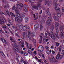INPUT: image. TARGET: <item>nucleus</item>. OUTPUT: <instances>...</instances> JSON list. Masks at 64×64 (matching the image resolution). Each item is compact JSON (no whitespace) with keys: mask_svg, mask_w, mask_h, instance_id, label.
<instances>
[{"mask_svg":"<svg viewBox=\"0 0 64 64\" xmlns=\"http://www.w3.org/2000/svg\"><path fill=\"white\" fill-rule=\"evenodd\" d=\"M15 11L17 14H16V16L15 18V20L16 22H18V23H20L22 21V18L21 17L20 14H18V11L17 10V9L15 10Z\"/></svg>","mask_w":64,"mask_h":64,"instance_id":"nucleus-1","label":"nucleus"},{"mask_svg":"<svg viewBox=\"0 0 64 64\" xmlns=\"http://www.w3.org/2000/svg\"><path fill=\"white\" fill-rule=\"evenodd\" d=\"M53 30H51L50 31V33L48 32V34L50 36V37H51L53 39V40H55V36L53 34Z\"/></svg>","mask_w":64,"mask_h":64,"instance_id":"nucleus-2","label":"nucleus"},{"mask_svg":"<svg viewBox=\"0 0 64 64\" xmlns=\"http://www.w3.org/2000/svg\"><path fill=\"white\" fill-rule=\"evenodd\" d=\"M51 57L50 58H48L49 60H50V62H53L54 63H56V62H57V61L55 59V58H54V56H51Z\"/></svg>","mask_w":64,"mask_h":64,"instance_id":"nucleus-3","label":"nucleus"},{"mask_svg":"<svg viewBox=\"0 0 64 64\" xmlns=\"http://www.w3.org/2000/svg\"><path fill=\"white\" fill-rule=\"evenodd\" d=\"M52 18L51 17H48V20L46 22L48 26H50L51 25V23L52 22Z\"/></svg>","mask_w":64,"mask_h":64,"instance_id":"nucleus-4","label":"nucleus"},{"mask_svg":"<svg viewBox=\"0 0 64 64\" xmlns=\"http://www.w3.org/2000/svg\"><path fill=\"white\" fill-rule=\"evenodd\" d=\"M44 47L42 45L39 46L38 48V50L40 51V52H42L44 50Z\"/></svg>","mask_w":64,"mask_h":64,"instance_id":"nucleus-5","label":"nucleus"},{"mask_svg":"<svg viewBox=\"0 0 64 64\" xmlns=\"http://www.w3.org/2000/svg\"><path fill=\"white\" fill-rule=\"evenodd\" d=\"M17 7L19 9H22V7H23V5L22 3H20V4H17Z\"/></svg>","mask_w":64,"mask_h":64,"instance_id":"nucleus-6","label":"nucleus"},{"mask_svg":"<svg viewBox=\"0 0 64 64\" xmlns=\"http://www.w3.org/2000/svg\"><path fill=\"white\" fill-rule=\"evenodd\" d=\"M56 58L57 60H58V59L60 60L62 59V56L60 55L59 54H58L56 56Z\"/></svg>","mask_w":64,"mask_h":64,"instance_id":"nucleus-7","label":"nucleus"},{"mask_svg":"<svg viewBox=\"0 0 64 64\" xmlns=\"http://www.w3.org/2000/svg\"><path fill=\"white\" fill-rule=\"evenodd\" d=\"M38 7H41V4H38L37 6H33V8L34 9L38 10Z\"/></svg>","mask_w":64,"mask_h":64,"instance_id":"nucleus-8","label":"nucleus"},{"mask_svg":"<svg viewBox=\"0 0 64 64\" xmlns=\"http://www.w3.org/2000/svg\"><path fill=\"white\" fill-rule=\"evenodd\" d=\"M24 10L26 12H28V10L27 9L28 8V6L27 5H26V4H24Z\"/></svg>","mask_w":64,"mask_h":64,"instance_id":"nucleus-9","label":"nucleus"},{"mask_svg":"<svg viewBox=\"0 0 64 64\" xmlns=\"http://www.w3.org/2000/svg\"><path fill=\"white\" fill-rule=\"evenodd\" d=\"M22 29H23V30L24 31H25L26 29H30V28L28 26H24L23 27Z\"/></svg>","mask_w":64,"mask_h":64,"instance_id":"nucleus-10","label":"nucleus"},{"mask_svg":"<svg viewBox=\"0 0 64 64\" xmlns=\"http://www.w3.org/2000/svg\"><path fill=\"white\" fill-rule=\"evenodd\" d=\"M44 22H45V21H42L41 20V21H40L41 25L40 26V27L41 30H42V29H43V26H42V25L43 24V23H44Z\"/></svg>","mask_w":64,"mask_h":64,"instance_id":"nucleus-11","label":"nucleus"},{"mask_svg":"<svg viewBox=\"0 0 64 64\" xmlns=\"http://www.w3.org/2000/svg\"><path fill=\"white\" fill-rule=\"evenodd\" d=\"M39 25L38 24H36L34 26V28L35 30L38 29L39 28Z\"/></svg>","mask_w":64,"mask_h":64,"instance_id":"nucleus-12","label":"nucleus"},{"mask_svg":"<svg viewBox=\"0 0 64 64\" xmlns=\"http://www.w3.org/2000/svg\"><path fill=\"white\" fill-rule=\"evenodd\" d=\"M4 13H5L7 15H8V16H10V14L9 13V12L7 10H5Z\"/></svg>","mask_w":64,"mask_h":64,"instance_id":"nucleus-13","label":"nucleus"},{"mask_svg":"<svg viewBox=\"0 0 64 64\" xmlns=\"http://www.w3.org/2000/svg\"><path fill=\"white\" fill-rule=\"evenodd\" d=\"M43 36H44V34L43 33H41L40 35V37L41 38L40 40V41H42V38H43Z\"/></svg>","mask_w":64,"mask_h":64,"instance_id":"nucleus-14","label":"nucleus"},{"mask_svg":"<svg viewBox=\"0 0 64 64\" xmlns=\"http://www.w3.org/2000/svg\"><path fill=\"white\" fill-rule=\"evenodd\" d=\"M4 7L5 9H7V8L9 7V5L8 4V3H7Z\"/></svg>","mask_w":64,"mask_h":64,"instance_id":"nucleus-15","label":"nucleus"},{"mask_svg":"<svg viewBox=\"0 0 64 64\" xmlns=\"http://www.w3.org/2000/svg\"><path fill=\"white\" fill-rule=\"evenodd\" d=\"M45 2L46 3H47L48 6H49V5H50V4H51V3L48 2V0L47 1V0H46Z\"/></svg>","mask_w":64,"mask_h":64,"instance_id":"nucleus-16","label":"nucleus"},{"mask_svg":"<svg viewBox=\"0 0 64 64\" xmlns=\"http://www.w3.org/2000/svg\"><path fill=\"white\" fill-rule=\"evenodd\" d=\"M1 40L2 42H3L4 43H5V44H6V40H5L3 38H2Z\"/></svg>","mask_w":64,"mask_h":64,"instance_id":"nucleus-17","label":"nucleus"},{"mask_svg":"<svg viewBox=\"0 0 64 64\" xmlns=\"http://www.w3.org/2000/svg\"><path fill=\"white\" fill-rule=\"evenodd\" d=\"M43 15L44 16V18L43 19H44V21H45V20H46V18H47V16H45V14L44 13L43 14Z\"/></svg>","mask_w":64,"mask_h":64,"instance_id":"nucleus-18","label":"nucleus"},{"mask_svg":"<svg viewBox=\"0 0 64 64\" xmlns=\"http://www.w3.org/2000/svg\"><path fill=\"white\" fill-rule=\"evenodd\" d=\"M14 50H15L18 53H20V51L18 50H17V48H14Z\"/></svg>","mask_w":64,"mask_h":64,"instance_id":"nucleus-19","label":"nucleus"},{"mask_svg":"<svg viewBox=\"0 0 64 64\" xmlns=\"http://www.w3.org/2000/svg\"><path fill=\"white\" fill-rule=\"evenodd\" d=\"M56 32L57 33H59V30H58V27L57 26H56Z\"/></svg>","mask_w":64,"mask_h":64,"instance_id":"nucleus-20","label":"nucleus"},{"mask_svg":"<svg viewBox=\"0 0 64 64\" xmlns=\"http://www.w3.org/2000/svg\"><path fill=\"white\" fill-rule=\"evenodd\" d=\"M54 8L56 10H60V8L58 6L55 7Z\"/></svg>","mask_w":64,"mask_h":64,"instance_id":"nucleus-21","label":"nucleus"},{"mask_svg":"<svg viewBox=\"0 0 64 64\" xmlns=\"http://www.w3.org/2000/svg\"><path fill=\"white\" fill-rule=\"evenodd\" d=\"M28 53L30 54V55H32L33 54V52H31L30 50H28Z\"/></svg>","mask_w":64,"mask_h":64,"instance_id":"nucleus-22","label":"nucleus"},{"mask_svg":"<svg viewBox=\"0 0 64 64\" xmlns=\"http://www.w3.org/2000/svg\"><path fill=\"white\" fill-rule=\"evenodd\" d=\"M57 16L58 17H61V14L60 13H58L57 14Z\"/></svg>","mask_w":64,"mask_h":64,"instance_id":"nucleus-23","label":"nucleus"},{"mask_svg":"<svg viewBox=\"0 0 64 64\" xmlns=\"http://www.w3.org/2000/svg\"><path fill=\"white\" fill-rule=\"evenodd\" d=\"M50 28L51 29H52V30H53L54 29V25H52V26H51Z\"/></svg>","mask_w":64,"mask_h":64,"instance_id":"nucleus-24","label":"nucleus"},{"mask_svg":"<svg viewBox=\"0 0 64 64\" xmlns=\"http://www.w3.org/2000/svg\"><path fill=\"white\" fill-rule=\"evenodd\" d=\"M55 25H56V27L57 26H59V24L58 22H56L55 23Z\"/></svg>","mask_w":64,"mask_h":64,"instance_id":"nucleus-25","label":"nucleus"},{"mask_svg":"<svg viewBox=\"0 0 64 64\" xmlns=\"http://www.w3.org/2000/svg\"><path fill=\"white\" fill-rule=\"evenodd\" d=\"M54 18L55 20H57V17L55 16H54Z\"/></svg>","mask_w":64,"mask_h":64,"instance_id":"nucleus-26","label":"nucleus"},{"mask_svg":"<svg viewBox=\"0 0 64 64\" xmlns=\"http://www.w3.org/2000/svg\"><path fill=\"white\" fill-rule=\"evenodd\" d=\"M56 46H57V47H58V46H59V45H60V43L56 42Z\"/></svg>","mask_w":64,"mask_h":64,"instance_id":"nucleus-27","label":"nucleus"},{"mask_svg":"<svg viewBox=\"0 0 64 64\" xmlns=\"http://www.w3.org/2000/svg\"><path fill=\"white\" fill-rule=\"evenodd\" d=\"M0 53L2 55V56L3 57H5V55L4 54V53L2 51H1L0 52Z\"/></svg>","mask_w":64,"mask_h":64,"instance_id":"nucleus-28","label":"nucleus"},{"mask_svg":"<svg viewBox=\"0 0 64 64\" xmlns=\"http://www.w3.org/2000/svg\"><path fill=\"white\" fill-rule=\"evenodd\" d=\"M20 62H23L24 64H26V61H24L23 60H20Z\"/></svg>","mask_w":64,"mask_h":64,"instance_id":"nucleus-29","label":"nucleus"},{"mask_svg":"<svg viewBox=\"0 0 64 64\" xmlns=\"http://www.w3.org/2000/svg\"><path fill=\"white\" fill-rule=\"evenodd\" d=\"M0 23L2 25H4V22L3 21H2L1 20H0Z\"/></svg>","mask_w":64,"mask_h":64,"instance_id":"nucleus-30","label":"nucleus"},{"mask_svg":"<svg viewBox=\"0 0 64 64\" xmlns=\"http://www.w3.org/2000/svg\"><path fill=\"white\" fill-rule=\"evenodd\" d=\"M15 6L16 5L14 4V6H13L12 8V10H14L15 9Z\"/></svg>","mask_w":64,"mask_h":64,"instance_id":"nucleus-31","label":"nucleus"},{"mask_svg":"<svg viewBox=\"0 0 64 64\" xmlns=\"http://www.w3.org/2000/svg\"><path fill=\"white\" fill-rule=\"evenodd\" d=\"M28 54L27 53H25L24 54V56H28Z\"/></svg>","mask_w":64,"mask_h":64,"instance_id":"nucleus-32","label":"nucleus"},{"mask_svg":"<svg viewBox=\"0 0 64 64\" xmlns=\"http://www.w3.org/2000/svg\"><path fill=\"white\" fill-rule=\"evenodd\" d=\"M46 13L47 15H50V13L49 11H46Z\"/></svg>","mask_w":64,"mask_h":64,"instance_id":"nucleus-33","label":"nucleus"},{"mask_svg":"<svg viewBox=\"0 0 64 64\" xmlns=\"http://www.w3.org/2000/svg\"><path fill=\"white\" fill-rule=\"evenodd\" d=\"M28 21V18H26L25 19V22L26 23Z\"/></svg>","mask_w":64,"mask_h":64,"instance_id":"nucleus-34","label":"nucleus"},{"mask_svg":"<svg viewBox=\"0 0 64 64\" xmlns=\"http://www.w3.org/2000/svg\"><path fill=\"white\" fill-rule=\"evenodd\" d=\"M32 32H31V31L29 30L28 32V35H31V34H32Z\"/></svg>","mask_w":64,"mask_h":64,"instance_id":"nucleus-35","label":"nucleus"},{"mask_svg":"<svg viewBox=\"0 0 64 64\" xmlns=\"http://www.w3.org/2000/svg\"><path fill=\"white\" fill-rule=\"evenodd\" d=\"M32 35L33 36H35V32H33L32 33Z\"/></svg>","mask_w":64,"mask_h":64,"instance_id":"nucleus-36","label":"nucleus"},{"mask_svg":"<svg viewBox=\"0 0 64 64\" xmlns=\"http://www.w3.org/2000/svg\"><path fill=\"white\" fill-rule=\"evenodd\" d=\"M17 25H18V26L19 27H21V26H22V24H17Z\"/></svg>","mask_w":64,"mask_h":64,"instance_id":"nucleus-37","label":"nucleus"},{"mask_svg":"<svg viewBox=\"0 0 64 64\" xmlns=\"http://www.w3.org/2000/svg\"><path fill=\"white\" fill-rule=\"evenodd\" d=\"M46 52L47 53V54H50V52H49V51L48 50H47L46 51Z\"/></svg>","mask_w":64,"mask_h":64,"instance_id":"nucleus-38","label":"nucleus"},{"mask_svg":"<svg viewBox=\"0 0 64 64\" xmlns=\"http://www.w3.org/2000/svg\"><path fill=\"white\" fill-rule=\"evenodd\" d=\"M42 38H45V39H46L47 38V36H42Z\"/></svg>","mask_w":64,"mask_h":64,"instance_id":"nucleus-39","label":"nucleus"},{"mask_svg":"<svg viewBox=\"0 0 64 64\" xmlns=\"http://www.w3.org/2000/svg\"><path fill=\"white\" fill-rule=\"evenodd\" d=\"M42 57L43 58H45V56H44V55L43 54H42Z\"/></svg>","mask_w":64,"mask_h":64,"instance_id":"nucleus-40","label":"nucleus"},{"mask_svg":"<svg viewBox=\"0 0 64 64\" xmlns=\"http://www.w3.org/2000/svg\"><path fill=\"white\" fill-rule=\"evenodd\" d=\"M58 3H56V2H55V7H57V5H58Z\"/></svg>","mask_w":64,"mask_h":64,"instance_id":"nucleus-41","label":"nucleus"},{"mask_svg":"<svg viewBox=\"0 0 64 64\" xmlns=\"http://www.w3.org/2000/svg\"><path fill=\"white\" fill-rule=\"evenodd\" d=\"M8 22H9V23L10 25H12V22H11V20H9Z\"/></svg>","mask_w":64,"mask_h":64,"instance_id":"nucleus-42","label":"nucleus"},{"mask_svg":"<svg viewBox=\"0 0 64 64\" xmlns=\"http://www.w3.org/2000/svg\"><path fill=\"white\" fill-rule=\"evenodd\" d=\"M20 29V30H22V29H23V27H22V26H20L19 27Z\"/></svg>","mask_w":64,"mask_h":64,"instance_id":"nucleus-43","label":"nucleus"},{"mask_svg":"<svg viewBox=\"0 0 64 64\" xmlns=\"http://www.w3.org/2000/svg\"><path fill=\"white\" fill-rule=\"evenodd\" d=\"M10 14L11 16H13L14 15V14L12 13V12H10Z\"/></svg>","mask_w":64,"mask_h":64,"instance_id":"nucleus-44","label":"nucleus"},{"mask_svg":"<svg viewBox=\"0 0 64 64\" xmlns=\"http://www.w3.org/2000/svg\"><path fill=\"white\" fill-rule=\"evenodd\" d=\"M31 15H33L34 16V18H35V14H33L32 13H31Z\"/></svg>","mask_w":64,"mask_h":64,"instance_id":"nucleus-45","label":"nucleus"},{"mask_svg":"<svg viewBox=\"0 0 64 64\" xmlns=\"http://www.w3.org/2000/svg\"><path fill=\"white\" fill-rule=\"evenodd\" d=\"M46 48L47 49H49V48L48 46H46Z\"/></svg>","mask_w":64,"mask_h":64,"instance_id":"nucleus-46","label":"nucleus"},{"mask_svg":"<svg viewBox=\"0 0 64 64\" xmlns=\"http://www.w3.org/2000/svg\"><path fill=\"white\" fill-rule=\"evenodd\" d=\"M44 40L46 41V42H47L48 41V39H45V38H44Z\"/></svg>","mask_w":64,"mask_h":64,"instance_id":"nucleus-47","label":"nucleus"},{"mask_svg":"<svg viewBox=\"0 0 64 64\" xmlns=\"http://www.w3.org/2000/svg\"><path fill=\"white\" fill-rule=\"evenodd\" d=\"M2 2L3 3H5L6 2V0H2Z\"/></svg>","mask_w":64,"mask_h":64,"instance_id":"nucleus-48","label":"nucleus"},{"mask_svg":"<svg viewBox=\"0 0 64 64\" xmlns=\"http://www.w3.org/2000/svg\"><path fill=\"white\" fill-rule=\"evenodd\" d=\"M25 36H23V38H22V39H24V40H25L26 38Z\"/></svg>","mask_w":64,"mask_h":64,"instance_id":"nucleus-49","label":"nucleus"},{"mask_svg":"<svg viewBox=\"0 0 64 64\" xmlns=\"http://www.w3.org/2000/svg\"><path fill=\"white\" fill-rule=\"evenodd\" d=\"M42 13V10H41L40 12V14H41Z\"/></svg>","mask_w":64,"mask_h":64,"instance_id":"nucleus-50","label":"nucleus"},{"mask_svg":"<svg viewBox=\"0 0 64 64\" xmlns=\"http://www.w3.org/2000/svg\"><path fill=\"white\" fill-rule=\"evenodd\" d=\"M16 36H17V37H20V36H19V35H18L17 34H16Z\"/></svg>","mask_w":64,"mask_h":64,"instance_id":"nucleus-51","label":"nucleus"},{"mask_svg":"<svg viewBox=\"0 0 64 64\" xmlns=\"http://www.w3.org/2000/svg\"><path fill=\"white\" fill-rule=\"evenodd\" d=\"M10 40H11V41H12V42H13V39L12 38H10Z\"/></svg>","mask_w":64,"mask_h":64,"instance_id":"nucleus-52","label":"nucleus"},{"mask_svg":"<svg viewBox=\"0 0 64 64\" xmlns=\"http://www.w3.org/2000/svg\"><path fill=\"white\" fill-rule=\"evenodd\" d=\"M6 27H7L6 26H2V28H6Z\"/></svg>","mask_w":64,"mask_h":64,"instance_id":"nucleus-53","label":"nucleus"},{"mask_svg":"<svg viewBox=\"0 0 64 64\" xmlns=\"http://www.w3.org/2000/svg\"><path fill=\"white\" fill-rule=\"evenodd\" d=\"M26 47L28 49H29V46L28 45V44L26 45Z\"/></svg>","mask_w":64,"mask_h":64,"instance_id":"nucleus-54","label":"nucleus"},{"mask_svg":"<svg viewBox=\"0 0 64 64\" xmlns=\"http://www.w3.org/2000/svg\"><path fill=\"white\" fill-rule=\"evenodd\" d=\"M45 36H47L48 35V34L46 33H45Z\"/></svg>","mask_w":64,"mask_h":64,"instance_id":"nucleus-55","label":"nucleus"},{"mask_svg":"<svg viewBox=\"0 0 64 64\" xmlns=\"http://www.w3.org/2000/svg\"><path fill=\"white\" fill-rule=\"evenodd\" d=\"M16 60H17V61H18V62H19V60H18V58H17V57H16Z\"/></svg>","mask_w":64,"mask_h":64,"instance_id":"nucleus-56","label":"nucleus"},{"mask_svg":"<svg viewBox=\"0 0 64 64\" xmlns=\"http://www.w3.org/2000/svg\"><path fill=\"white\" fill-rule=\"evenodd\" d=\"M32 41H33L34 42H36V40L34 39H33L32 40Z\"/></svg>","mask_w":64,"mask_h":64,"instance_id":"nucleus-57","label":"nucleus"},{"mask_svg":"<svg viewBox=\"0 0 64 64\" xmlns=\"http://www.w3.org/2000/svg\"><path fill=\"white\" fill-rule=\"evenodd\" d=\"M31 25H33V22H31Z\"/></svg>","mask_w":64,"mask_h":64,"instance_id":"nucleus-58","label":"nucleus"},{"mask_svg":"<svg viewBox=\"0 0 64 64\" xmlns=\"http://www.w3.org/2000/svg\"><path fill=\"white\" fill-rule=\"evenodd\" d=\"M52 54H55V52H54V51H53V50H52Z\"/></svg>","mask_w":64,"mask_h":64,"instance_id":"nucleus-59","label":"nucleus"},{"mask_svg":"<svg viewBox=\"0 0 64 64\" xmlns=\"http://www.w3.org/2000/svg\"><path fill=\"white\" fill-rule=\"evenodd\" d=\"M24 45H21V47L22 48H24Z\"/></svg>","mask_w":64,"mask_h":64,"instance_id":"nucleus-60","label":"nucleus"},{"mask_svg":"<svg viewBox=\"0 0 64 64\" xmlns=\"http://www.w3.org/2000/svg\"><path fill=\"white\" fill-rule=\"evenodd\" d=\"M23 36H25V33L24 32L23 33Z\"/></svg>","mask_w":64,"mask_h":64,"instance_id":"nucleus-61","label":"nucleus"},{"mask_svg":"<svg viewBox=\"0 0 64 64\" xmlns=\"http://www.w3.org/2000/svg\"><path fill=\"white\" fill-rule=\"evenodd\" d=\"M22 16L23 18H26L25 16L24 15H23V16Z\"/></svg>","mask_w":64,"mask_h":64,"instance_id":"nucleus-62","label":"nucleus"},{"mask_svg":"<svg viewBox=\"0 0 64 64\" xmlns=\"http://www.w3.org/2000/svg\"><path fill=\"white\" fill-rule=\"evenodd\" d=\"M25 42L26 44V45H28V43H27V42L26 41H25Z\"/></svg>","mask_w":64,"mask_h":64,"instance_id":"nucleus-63","label":"nucleus"},{"mask_svg":"<svg viewBox=\"0 0 64 64\" xmlns=\"http://www.w3.org/2000/svg\"><path fill=\"white\" fill-rule=\"evenodd\" d=\"M58 1V0H54V2H57Z\"/></svg>","mask_w":64,"mask_h":64,"instance_id":"nucleus-64","label":"nucleus"}]
</instances>
